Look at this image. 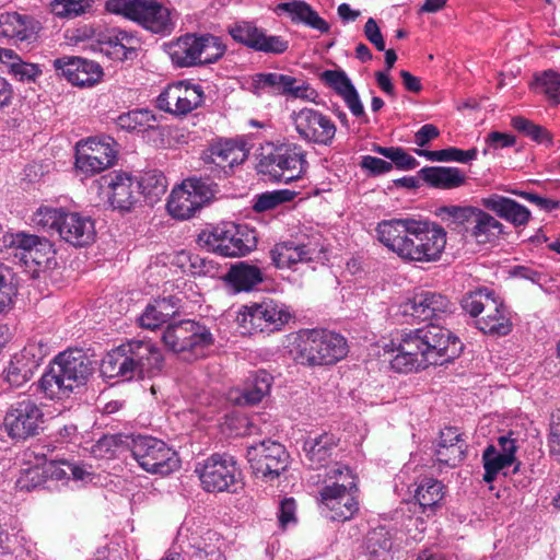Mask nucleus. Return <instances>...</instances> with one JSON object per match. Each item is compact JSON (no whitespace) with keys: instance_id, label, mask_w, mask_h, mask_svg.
Returning <instances> with one entry per match:
<instances>
[{"instance_id":"nucleus-63","label":"nucleus","mask_w":560,"mask_h":560,"mask_svg":"<svg viewBox=\"0 0 560 560\" xmlns=\"http://www.w3.org/2000/svg\"><path fill=\"white\" fill-rule=\"evenodd\" d=\"M342 100L345 101L346 105L348 106V108L350 109L351 114L354 117L360 118L362 122L369 121L363 104L355 89L349 92L348 94L343 95Z\"/></svg>"},{"instance_id":"nucleus-52","label":"nucleus","mask_w":560,"mask_h":560,"mask_svg":"<svg viewBox=\"0 0 560 560\" xmlns=\"http://www.w3.org/2000/svg\"><path fill=\"white\" fill-rule=\"evenodd\" d=\"M65 460L61 462H50L44 465L43 468H33L28 470L26 477L31 481H36L33 487H36L40 483L42 477L51 478L55 480L69 479V470L63 465Z\"/></svg>"},{"instance_id":"nucleus-49","label":"nucleus","mask_w":560,"mask_h":560,"mask_svg":"<svg viewBox=\"0 0 560 560\" xmlns=\"http://www.w3.org/2000/svg\"><path fill=\"white\" fill-rule=\"evenodd\" d=\"M260 32L261 28L247 21L237 22L229 27V34L232 38L250 49L256 47Z\"/></svg>"},{"instance_id":"nucleus-61","label":"nucleus","mask_w":560,"mask_h":560,"mask_svg":"<svg viewBox=\"0 0 560 560\" xmlns=\"http://www.w3.org/2000/svg\"><path fill=\"white\" fill-rule=\"evenodd\" d=\"M549 446L551 455L560 462V409L551 415Z\"/></svg>"},{"instance_id":"nucleus-17","label":"nucleus","mask_w":560,"mask_h":560,"mask_svg":"<svg viewBox=\"0 0 560 560\" xmlns=\"http://www.w3.org/2000/svg\"><path fill=\"white\" fill-rule=\"evenodd\" d=\"M49 347L43 340L30 341L15 353L4 371V380L12 387H21L34 375L43 360L48 355Z\"/></svg>"},{"instance_id":"nucleus-47","label":"nucleus","mask_w":560,"mask_h":560,"mask_svg":"<svg viewBox=\"0 0 560 560\" xmlns=\"http://www.w3.org/2000/svg\"><path fill=\"white\" fill-rule=\"evenodd\" d=\"M93 0H52L50 11L60 19H75L92 10Z\"/></svg>"},{"instance_id":"nucleus-29","label":"nucleus","mask_w":560,"mask_h":560,"mask_svg":"<svg viewBox=\"0 0 560 560\" xmlns=\"http://www.w3.org/2000/svg\"><path fill=\"white\" fill-rule=\"evenodd\" d=\"M58 233L61 238L77 247L91 244L96 235L94 221L78 212L63 214Z\"/></svg>"},{"instance_id":"nucleus-24","label":"nucleus","mask_w":560,"mask_h":560,"mask_svg":"<svg viewBox=\"0 0 560 560\" xmlns=\"http://www.w3.org/2000/svg\"><path fill=\"white\" fill-rule=\"evenodd\" d=\"M203 91L200 85L177 82L168 85L156 100L158 107L170 114L182 116L201 105Z\"/></svg>"},{"instance_id":"nucleus-36","label":"nucleus","mask_w":560,"mask_h":560,"mask_svg":"<svg viewBox=\"0 0 560 560\" xmlns=\"http://www.w3.org/2000/svg\"><path fill=\"white\" fill-rule=\"evenodd\" d=\"M35 25L28 15L18 12L0 13V35L14 42L31 40L35 36Z\"/></svg>"},{"instance_id":"nucleus-6","label":"nucleus","mask_w":560,"mask_h":560,"mask_svg":"<svg viewBox=\"0 0 560 560\" xmlns=\"http://www.w3.org/2000/svg\"><path fill=\"white\" fill-rule=\"evenodd\" d=\"M226 50L221 39L211 34H185L166 45L174 66L189 68L217 62Z\"/></svg>"},{"instance_id":"nucleus-48","label":"nucleus","mask_w":560,"mask_h":560,"mask_svg":"<svg viewBox=\"0 0 560 560\" xmlns=\"http://www.w3.org/2000/svg\"><path fill=\"white\" fill-rule=\"evenodd\" d=\"M272 376L266 371H258L244 390L245 402L255 405L269 394Z\"/></svg>"},{"instance_id":"nucleus-58","label":"nucleus","mask_w":560,"mask_h":560,"mask_svg":"<svg viewBox=\"0 0 560 560\" xmlns=\"http://www.w3.org/2000/svg\"><path fill=\"white\" fill-rule=\"evenodd\" d=\"M15 289L12 284V271L4 264L0 262V313L9 308Z\"/></svg>"},{"instance_id":"nucleus-32","label":"nucleus","mask_w":560,"mask_h":560,"mask_svg":"<svg viewBox=\"0 0 560 560\" xmlns=\"http://www.w3.org/2000/svg\"><path fill=\"white\" fill-rule=\"evenodd\" d=\"M202 159L206 163L214 164L224 174H228V170H232L234 165H238L247 159V152L243 144L233 140H219L205 151Z\"/></svg>"},{"instance_id":"nucleus-22","label":"nucleus","mask_w":560,"mask_h":560,"mask_svg":"<svg viewBox=\"0 0 560 560\" xmlns=\"http://www.w3.org/2000/svg\"><path fill=\"white\" fill-rule=\"evenodd\" d=\"M116 154L117 151L109 138L107 140L91 138L78 142L75 166L83 174L92 176L110 167L115 163Z\"/></svg>"},{"instance_id":"nucleus-5","label":"nucleus","mask_w":560,"mask_h":560,"mask_svg":"<svg viewBox=\"0 0 560 560\" xmlns=\"http://www.w3.org/2000/svg\"><path fill=\"white\" fill-rule=\"evenodd\" d=\"M466 237L478 245L494 244L505 233V226L491 213L475 206H445L440 209Z\"/></svg>"},{"instance_id":"nucleus-41","label":"nucleus","mask_w":560,"mask_h":560,"mask_svg":"<svg viewBox=\"0 0 560 560\" xmlns=\"http://www.w3.org/2000/svg\"><path fill=\"white\" fill-rule=\"evenodd\" d=\"M0 63L7 67V71L21 82H31L42 73L36 63L25 62L14 50L0 48Z\"/></svg>"},{"instance_id":"nucleus-26","label":"nucleus","mask_w":560,"mask_h":560,"mask_svg":"<svg viewBox=\"0 0 560 560\" xmlns=\"http://www.w3.org/2000/svg\"><path fill=\"white\" fill-rule=\"evenodd\" d=\"M348 485L323 487L319 491L322 513L331 521L343 522L358 511V501L352 493H347Z\"/></svg>"},{"instance_id":"nucleus-51","label":"nucleus","mask_w":560,"mask_h":560,"mask_svg":"<svg viewBox=\"0 0 560 560\" xmlns=\"http://www.w3.org/2000/svg\"><path fill=\"white\" fill-rule=\"evenodd\" d=\"M294 197L295 192L289 189L267 191L256 197L253 209L256 212L272 210L279 205L292 200Z\"/></svg>"},{"instance_id":"nucleus-9","label":"nucleus","mask_w":560,"mask_h":560,"mask_svg":"<svg viewBox=\"0 0 560 560\" xmlns=\"http://www.w3.org/2000/svg\"><path fill=\"white\" fill-rule=\"evenodd\" d=\"M201 488L207 492L237 491L241 470L233 456L228 454H213L195 468Z\"/></svg>"},{"instance_id":"nucleus-43","label":"nucleus","mask_w":560,"mask_h":560,"mask_svg":"<svg viewBox=\"0 0 560 560\" xmlns=\"http://www.w3.org/2000/svg\"><path fill=\"white\" fill-rule=\"evenodd\" d=\"M444 486L441 481L427 478L418 486L415 499L422 513H433L444 498Z\"/></svg>"},{"instance_id":"nucleus-27","label":"nucleus","mask_w":560,"mask_h":560,"mask_svg":"<svg viewBox=\"0 0 560 560\" xmlns=\"http://www.w3.org/2000/svg\"><path fill=\"white\" fill-rule=\"evenodd\" d=\"M322 247L315 242L284 241L277 243L270 250L273 265L277 268H292L299 262H308L317 259Z\"/></svg>"},{"instance_id":"nucleus-38","label":"nucleus","mask_w":560,"mask_h":560,"mask_svg":"<svg viewBox=\"0 0 560 560\" xmlns=\"http://www.w3.org/2000/svg\"><path fill=\"white\" fill-rule=\"evenodd\" d=\"M303 448L312 467H323L336 454L338 440L334 434L324 433L306 440Z\"/></svg>"},{"instance_id":"nucleus-2","label":"nucleus","mask_w":560,"mask_h":560,"mask_svg":"<svg viewBox=\"0 0 560 560\" xmlns=\"http://www.w3.org/2000/svg\"><path fill=\"white\" fill-rule=\"evenodd\" d=\"M163 361L160 349L152 341L130 339L103 358L101 372L108 378L121 381L152 377L162 371Z\"/></svg>"},{"instance_id":"nucleus-28","label":"nucleus","mask_w":560,"mask_h":560,"mask_svg":"<svg viewBox=\"0 0 560 560\" xmlns=\"http://www.w3.org/2000/svg\"><path fill=\"white\" fill-rule=\"evenodd\" d=\"M499 447L488 445L482 453L483 480L488 483L492 482L500 471L513 465L516 460V443L514 439L502 435L498 439Z\"/></svg>"},{"instance_id":"nucleus-40","label":"nucleus","mask_w":560,"mask_h":560,"mask_svg":"<svg viewBox=\"0 0 560 560\" xmlns=\"http://www.w3.org/2000/svg\"><path fill=\"white\" fill-rule=\"evenodd\" d=\"M478 329L489 335L506 336L512 329L511 318L504 304L497 299V307L485 312L476 322Z\"/></svg>"},{"instance_id":"nucleus-18","label":"nucleus","mask_w":560,"mask_h":560,"mask_svg":"<svg viewBox=\"0 0 560 560\" xmlns=\"http://www.w3.org/2000/svg\"><path fill=\"white\" fill-rule=\"evenodd\" d=\"M289 455L283 445L275 441H264L247 448V459L253 474L273 480L288 466Z\"/></svg>"},{"instance_id":"nucleus-54","label":"nucleus","mask_w":560,"mask_h":560,"mask_svg":"<svg viewBox=\"0 0 560 560\" xmlns=\"http://www.w3.org/2000/svg\"><path fill=\"white\" fill-rule=\"evenodd\" d=\"M155 121L154 115L148 109L132 110L118 117L117 124L126 130H141L145 126L150 127Z\"/></svg>"},{"instance_id":"nucleus-21","label":"nucleus","mask_w":560,"mask_h":560,"mask_svg":"<svg viewBox=\"0 0 560 560\" xmlns=\"http://www.w3.org/2000/svg\"><path fill=\"white\" fill-rule=\"evenodd\" d=\"M44 423L40 407L30 397H24L11 406L4 418L10 436L26 439L39 433Z\"/></svg>"},{"instance_id":"nucleus-20","label":"nucleus","mask_w":560,"mask_h":560,"mask_svg":"<svg viewBox=\"0 0 560 560\" xmlns=\"http://www.w3.org/2000/svg\"><path fill=\"white\" fill-rule=\"evenodd\" d=\"M299 137L310 143L330 145L336 136V125L323 113L313 108H302L291 115Z\"/></svg>"},{"instance_id":"nucleus-45","label":"nucleus","mask_w":560,"mask_h":560,"mask_svg":"<svg viewBox=\"0 0 560 560\" xmlns=\"http://www.w3.org/2000/svg\"><path fill=\"white\" fill-rule=\"evenodd\" d=\"M51 255L50 243L47 240H40L30 252L22 254L21 261L28 269L32 277H38L40 271L48 268Z\"/></svg>"},{"instance_id":"nucleus-34","label":"nucleus","mask_w":560,"mask_h":560,"mask_svg":"<svg viewBox=\"0 0 560 560\" xmlns=\"http://www.w3.org/2000/svg\"><path fill=\"white\" fill-rule=\"evenodd\" d=\"M413 219H393L380 222L375 229L377 240L399 257L409 235Z\"/></svg>"},{"instance_id":"nucleus-14","label":"nucleus","mask_w":560,"mask_h":560,"mask_svg":"<svg viewBox=\"0 0 560 560\" xmlns=\"http://www.w3.org/2000/svg\"><path fill=\"white\" fill-rule=\"evenodd\" d=\"M164 346L175 353L201 355L213 343L210 330L194 320H180L166 327L162 335Z\"/></svg>"},{"instance_id":"nucleus-56","label":"nucleus","mask_w":560,"mask_h":560,"mask_svg":"<svg viewBox=\"0 0 560 560\" xmlns=\"http://www.w3.org/2000/svg\"><path fill=\"white\" fill-rule=\"evenodd\" d=\"M288 48L289 42L287 39L278 35H268L266 31L261 28L254 50L265 54L281 55L285 52Z\"/></svg>"},{"instance_id":"nucleus-25","label":"nucleus","mask_w":560,"mask_h":560,"mask_svg":"<svg viewBox=\"0 0 560 560\" xmlns=\"http://www.w3.org/2000/svg\"><path fill=\"white\" fill-rule=\"evenodd\" d=\"M102 187L107 188V198L114 209L129 211L138 200V179L124 172H113L101 178Z\"/></svg>"},{"instance_id":"nucleus-50","label":"nucleus","mask_w":560,"mask_h":560,"mask_svg":"<svg viewBox=\"0 0 560 560\" xmlns=\"http://www.w3.org/2000/svg\"><path fill=\"white\" fill-rule=\"evenodd\" d=\"M536 86L552 105L560 104V73L547 70L536 78Z\"/></svg>"},{"instance_id":"nucleus-8","label":"nucleus","mask_w":560,"mask_h":560,"mask_svg":"<svg viewBox=\"0 0 560 560\" xmlns=\"http://www.w3.org/2000/svg\"><path fill=\"white\" fill-rule=\"evenodd\" d=\"M209 250L225 257H237L248 254L256 247L254 232L245 225L222 223L211 231H203L198 237Z\"/></svg>"},{"instance_id":"nucleus-39","label":"nucleus","mask_w":560,"mask_h":560,"mask_svg":"<svg viewBox=\"0 0 560 560\" xmlns=\"http://www.w3.org/2000/svg\"><path fill=\"white\" fill-rule=\"evenodd\" d=\"M176 305L174 298H164L155 300L154 303L149 304L143 313L140 315L138 322L142 328L154 330L167 319L176 314Z\"/></svg>"},{"instance_id":"nucleus-15","label":"nucleus","mask_w":560,"mask_h":560,"mask_svg":"<svg viewBox=\"0 0 560 560\" xmlns=\"http://www.w3.org/2000/svg\"><path fill=\"white\" fill-rule=\"evenodd\" d=\"M213 195V189L206 182L188 178L172 190L166 208L173 218L187 220L205 203L209 202Z\"/></svg>"},{"instance_id":"nucleus-7","label":"nucleus","mask_w":560,"mask_h":560,"mask_svg":"<svg viewBox=\"0 0 560 560\" xmlns=\"http://www.w3.org/2000/svg\"><path fill=\"white\" fill-rule=\"evenodd\" d=\"M105 10L155 34H171L175 28L171 10L156 0H106Z\"/></svg>"},{"instance_id":"nucleus-44","label":"nucleus","mask_w":560,"mask_h":560,"mask_svg":"<svg viewBox=\"0 0 560 560\" xmlns=\"http://www.w3.org/2000/svg\"><path fill=\"white\" fill-rule=\"evenodd\" d=\"M460 305L463 310L470 316L478 317L480 314L487 311L495 310L497 298L494 296V293L489 289L481 288L467 292L463 296Z\"/></svg>"},{"instance_id":"nucleus-35","label":"nucleus","mask_w":560,"mask_h":560,"mask_svg":"<svg viewBox=\"0 0 560 560\" xmlns=\"http://www.w3.org/2000/svg\"><path fill=\"white\" fill-rule=\"evenodd\" d=\"M276 12H284L290 16L292 23L304 24L320 33H327L330 28L329 24L308 3L302 0L281 2L277 5Z\"/></svg>"},{"instance_id":"nucleus-53","label":"nucleus","mask_w":560,"mask_h":560,"mask_svg":"<svg viewBox=\"0 0 560 560\" xmlns=\"http://www.w3.org/2000/svg\"><path fill=\"white\" fill-rule=\"evenodd\" d=\"M65 213L60 209L42 206L34 212L32 222L43 230H56L58 232Z\"/></svg>"},{"instance_id":"nucleus-31","label":"nucleus","mask_w":560,"mask_h":560,"mask_svg":"<svg viewBox=\"0 0 560 560\" xmlns=\"http://www.w3.org/2000/svg\"><path fill=\"white\" fill-rule=\"evenodd\" d=\"M480 205L515 228L527 225L532 217L530 211L525 206L498 194L481 198Z\"/></svg>"},{"instance_id":"nucleus-1","label":"nucleus","mask_w":560,"mask_h":560,"mask_svg":"<svg viewBox=\"0 0 560 560\" xmlns=\"http://www.w3.org/2000/svg\"><path fill=\"white\" fill-rule=\"evenodd\" d=\"M460 350V341L448 329L429 324L402 331L390 365L399 373H409L443 364L458 355Z\"/></svg>"},{"instance_id":"nucleus-60","label":"nucleus","mask_w":560,"mask_h":560,"mask_svg":"<svg viewBox=\"0 0 560 560\" xmlns=\"http://www.w3.org/2000/svg\"><path fill=\"white\" fill-rule=\"evenodd\" d=\"M40 240L42 238H39L36 235H31L21 232L11 236L10 245L15 249V257H19L21 260L22 254H25V252H30L31 248L36 246Z\"/></svg>"},{"instance_id":"nucleus-4","label":"nucleus","mask_w":560,"mask_h":560,"mask_svg":"<svg viewBox=\"0 0 560 560\" xmlns=\"http://www.w3.org/2000/svg\"><path fill=\"white\" fill-rule=\"evenodd\" d=\"M346 339L324 329L302 330L292 345L291 353L296 363L305 366L335 364L347 355Z\"/></svg>"},{"instance_id":"nucleus-13","label":"nucleus","mask_w":560,"mask_h":560,"mask_svg":"<svg viewBox=\"0 0 560 560\" xmlns=\"http://www.w3.org/2000/svg\"><path fill=\"white\" fill-rule=\"evenodd\" d=\"M291 317L284 304L265 300L261 303L243 306L237 315V323L245 334L272 332L280 330Z\"/></svg>"},{"instance_id":"nucleus-64","label":"nucleus","mask_w":560,"mask_h":560,"mask_svg":"<svg viewBox=\"0 0 560 560\" xmlns=\"http://www.w3.org/2000/svg\"><path fill=\"white\" fill-rule=\"evenodd\" d=\"M194 560H225L220 547L214 545L198 546L192 555Z\"/></svg>"},{"instance_id":"nucleus-33","label":"nucleus","mask_w":560,"mask_h":560,"mask_svg":"<svg viewBox=\"0 0 560 560\" xmlns=\"http://www.w3.org/2000/svg\"><path fill=\"white\" fill-rule=\"evenodd\" d=\"M467 444L456 428H445L440 432L435 448L436 460L441 464L455 467L464 458Z\"/></svg>"},{"instance_id":"nucleus-30","label":"nucleus","mask_w":560,"mask_h":560,"mask_svg":"<svg viewBox=\"0 0 560 560\" xmlns=\"http://www.w3.org/2000/svg\"><path fill=\"white\" fill-rule=\"evenodd\" d=\"M98 50L113 60H126L135 54L138 39L120 28H110L98 33L96 37Z\"/></svg>"},{"instance_id":"nucleus-62","label":"nucleus","mask_w":560,"mask_h":560,"mask_svg":"<svg viewBox=\"0 0 560 560\" xmlns=\"http://www.w3.org/2000/svg\"><path fill=\"white\" fill-rule=\"evenodd\" d=\"M360 166L372 175H381L393 168L390 162L371 155L362 156Z\"/></svg>"},{"instance_id":"nucleus-19","label":"nucleus","mask_w":560,"mask_h":560,"mask_svg":"<svg viewBox=\"0 0 560 560\" xmlns=\"http://www.w3.org/2000/svg\"><path fill=\"white\" fill-rule=\"evenodd\" d=\"M250 89L256 95L271 93L289 95L306 101H314L317 96L316 91L305 82L280 72H261L254 74Z\"/></svg>"},{"instance_id":"nucleus-42","label":"nucleus","mask_w":560,"mask_h":560,"mask_svg":"<svg viewBox=\"0 0 560 560\" xmlns=\"http://www.w3.org/2000/svg\"><path fill=\"white\" fill-rule=\"evenodd\" d=\"M423 179L430 185L451 189L465 183V175L456 167H424L421 170Z\"/></svg>"},{"instance_id":"nucleus-37","label":"nucleus","mask_w":560,"mask_h":560,"mask_svg":"<svg viewBox=\"0 0 560 560\" xmlns=\"http://www.w3.org/2000/svg\"><path fill=\"white\" fill-rule=\"evenodd\" d=\"M224 280L235 292H248L264 281V275L257 266L240 261L231 266Z\"/></svg>"},{"instance_id":"nucleus-16","label":"nucleus","mask_w":560,"mask_h":560,"mask_svg":"<svg viewBox=\"0 0 560 560\" xmlns=\"http://www.w3.org/2000/svg\"><path fill=\"white\" fill-rule=\"evenodd\" d=\"M454 310L455 304L446 295L428 290L415 293L400 304L402 315L422 322L444 320L453 314Z\"/></svg>"},{"instance_id":"nucleus-46","label":"nucleus","mask_w":560,"mask_h":560,"mask_svg":"<svg viewBox=\"0 0 560 560\" xmlns=\"http://www.w3.org/2000/svg\"><path fill=\"white\" fill-rule=\"evenodd\" d=\"M416 153L420 156L427 158L430 161H455L459 163H467L477 158L478 151L476 148L469 150H462L458 148L451 147L436 151L417 149Z\"/></svg>"},{"instance_id":"nucleus-12","label":"nucleus","mask_w":560,"mask_h":560,"mask_svg":"<svg viewBox=\"0 0 560 560\" xmlns=\"http://www.w3.org/2000/svg\"><path fill=\"white\" fill-rule=\"evenodd\" d=\"M131 453L139 466L151 474L165 476L178 469L180 465L177 453L153 436L135 438Z\"/></svg>"},{"instance_id":"nucleus-11","label":"nucleus","mask_w":560,"mask_h":560,"mask_svg":"<svg viewBox=\"0 0 560 560\" xmlns=\"http://www.w3.org/2000/svg\"><path fill=\"white\" fill-rule=\"evenodd\" d=\"M261 172L275 179L291 183L300 179L306 172L307 161L303 148L296 143H282L262 155L259 162Z\"/></svg>"},{"instance_id":"nucleus-3","label":"nucleus","mask_w":560,"mask_h":560,"mask_svg":"<svg viewBox=\"0 0 560 560\" xmlns=\"http://www.w3.org/2000/svg\"><path fill=\"white\" fill-rule=\"evenodd\" d=\"M92 372V360L84 351H65L57 355L49 371L42 376L39 387L50 399H62L84 385Z\"/></svg>"},{"instance_id":"nucleus-59","label":"nucleus","mask_w":560,"mask_h":560,"mask_svg":"<svg viewBox=\"0 0 560 560\" xmlns=\"http://www.w3.org/2000/svg\"><path fill=\"white\" fill-rule=\"evenodd\" d=\"M486 148L482 153L487 155L490 150H501L513 147L516 143V138L511 133L491 131L485 139Z\"/></svg>"},{"instance_id":"nucleus-57","label":"nucleus","mask_w":560,"mask_h":560,"mask_svg":"<svg viewBox=\"0 0 560 560\" xmlns=\"http://www.w3.org/2000/svg\"><path fill=\"white\" fill-rule=\"evenodd\" d=\"M322 80L341 97L355 89L343 71L326 70L322 73Z\"/></svg>"},{"instance_id":"nucleus-23","label":"nucleus","mask_w":560,"mask_h":560,"mask_svg":"<svg viewBox=\"0 0 560 560\" xmlns=\"http://www.w3.org/2000/svg\"><path fill=\"white\" fill-rule=\"evenodd\" d=\"M56 73L72 85L91 88L101 82L102 67L93 61L78 56H62L52 60Z\"/></svg>"},{"instance_id":"nucleus-55","label":"nucleus","mask_w":560,"mask_h":560,"mask_svg":"<svg viewBox=\"0 0 560 560\" xmlns=\"http://www.w3.org/2000/svg\"><path fill=\"white\" fill-rule=\"evenodd\" d=\"M139 183V190L148 197H159L166 191L167 182L166 177L158 171L145 173Z\"/></svg>"},{"instance_id":"nucleus-10","label":"nucleus","mask_w":560,"mask_h":560,"mask_svg":"<svg viewBox=\"0 0 560 560\" xmlns=\"http://www.w3.org/2000/svg\"><path fill=\"white\" fill-rule=\"evenodd\" d=\"M400 257L411 261L429 262L441 257L446 245L443 228L413 220Z\"/></svg>"}]
</instances>
